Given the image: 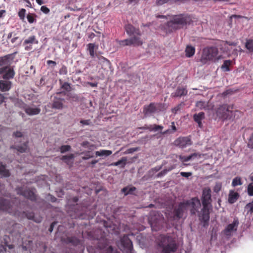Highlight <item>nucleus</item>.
Here are the masks:
<instances>
[{
  "mask_svg": "<svg viewBox=\"0 0 253 253\" xmlns=\"http://www.w3.org/2000/svg\"><path fill=\"white\" fill-rule=\"evenodd\" d=\"M103 241L104 242L103 245H101L100 242L98 245V247L102 250L101 253H120L117 250H114L112 246H108L106 240H103Z\"/></svg>",
  "mask_w": 253,
  "mask_h": 253,
  "instance_id": "a211bd4d",
  "label": "nucleus"
},
{
  "mask_svg": "<svg viewBox=\"0 0 253 253\" xmlns=\"http://www.w3.org/2000/svg\"><path fill=\"white\" fill-rule=\"evenodd\" d=\"M188 207L187 202H180L173 209V215L174 218L179 219L182 217L184 213L187 211Z\"/></svg>",
  "mask_w": 253,
  "mask_h": 253,
  "instance_id": "6e6552de",
  "label": "nucleus"
},
{
  "mask_svg": "<svg viewBox=\"0 0 253 253\" xmlns=\"http://www.w3.org/2000/svg\"><path fill=\"white\" fill-rule=\"evenodd\" d=\"M161 169H162V166H161V167H155L154 168L150 170L149 172H157L159 170H160Z\"/></svg>",
  "mask_w": 253,
  "mask_h": 253,
  "instance_id": "774afa93",
  "label": "nucleus"
},
{
  "mask_svg": "<svg viewBox=\"0 0 253 253\" xmlns=\"http://www.w3.org/2000/svg\"><path fill=\"white\" fill-rule=\"evenodd\" d=\"M239 221L238 220H234L233 223L229 224L224 230V233L226 235H229L233 231H236Z\"/></svg>",
  "mask_w": 253,
  "mask_h": 253,
  "instance_id": "aec40b11",
  "label": "nucleus"
},
{
  "mask_svg": "<svg viewBox=\"0 0 253 253\" xmlns=\"http://www.w3.org/2000/svg\"><path fill=\"white\" fill-rule=\"evenodd\" d=\"M243 184L241 178L239 176L235 177L232 182V185L233 187H236L238 185H241Z\"/></svg>",
  "mask_w": 253,
  "mask_h": 253,
  "instance_id": "4c0bfd02",
  "label": "nucleus"
},
{
  "mask_svg": "<svg viewBox=\"0 0 253 253\" xmlns=\"http://www.w3.org/2000/svg\"><path fill=\"white\" fill-rule=\"evenodd\" d=\"M15 190L18 195H22L32 201H36L37 200V196L35 193V189L29 188L24 189L22 187H17Z\"/></svg>",
  "mask_w": 253,
  "mask_h": 253,
  "instance_id": "423d86ee",
  "label": "nucleus"
},
{
  "mask_svg": "<svg viewBox=\"0 0 253 253\" xmlns=\"http://www.w3.org/2000/svg\"><path fill=\"white\" fill-rule=\"evenodd\" d=\"M12 83L8 81L0 80V90L2 92L8 91L11 87Z\"/></svg>",
  "mask_w": 253,
  "mask_h": 253,
  "instance_id": "4be33fe9",
  "label": "nucleus"
},
{
  "mask_svg": "<svg viewBox=\"0 0 253 253\" xmlns=\"http://www.w3.org/2000/svg\"><path fill=\"white\" fill-rule=\"evenodd\" d=\"M116 42L121 46H140L142 45L143 42L141 38L137 36H134L130 39L123 40H116Z\"/></svg>",
  "mask_w": 253,
  "mask_h": 253,
  "instance_id": "0eeeda50",
  "label": "nucleus"
},
{
  "mask_svg": "<svg viewBox=\"0 0 253 253\" xmlns=\"http://www.w3.org/2000/svg\"><path fill=\"white\" fill-rule=\"evenodd\" d=\"M13 136L15 137H21L23 136L22 132L17 131L13 133Z\"/></svg>",
  "mask_w": 253,
  "mask_h": 253,
  "instance_id": "338daca9",
  "label": "nucleus"
},
{
  "mask_svg": "<svg viewBox=\"0 0 253 253\" xmlns=\"http://www.w3.org/2000/svg\"><path fill=\"white\" fill-rule=\"evenodd\" d=\"M99 63L103 64L107 66H110V62L109 60L102 56H97Z\"/></svg>",
  "mask_w": 253,
  "mask_h": 253,
  "instance_id": "e433bc0d",
  "label": "nucleus"
},
{
  "mask_svg": "<svg viewBox=\"0 0 253 253\" xmlns=\"http://www.w3.org/2000/svg\"><path fill=\"white\" fill-rule=\"evenodd\" d=\"M168 16L157 15L159 18L168 19ZM193 23L192 16L188 14H179L169 16V20L166 23V26L169 32L179 30Z\"/></svg>",
  "mask_w": 253,
  "mask_h": 253,
  "instance_id": "f03ea898",
  "label": "nucleus"
},
{
  "mask_svg": "<svg viewBox=\"0 0 253 253\" xmlns=\"http://www.w3.org/2000/svg\"><path fill=\"white\" fill-rule=\"evenodd\" d=\"M71 147L70 145H62L60 147V152L61 153H64L66 152L70 151Z\"/></svg>",
  "mask_w": 253,
  "mask_h": 253,
  "instance_id": "49530a36",
  "label": "nucleus"
},
{
  "mask_svg": "<svg viewBox=\"0 0 253 253\" xmlns=\"http://www.w3.org/2000/svg\"><path fill=\"white\" fill-rule=\"evenodd\" d=\"M239 197L237 192L230 191L228 196V202L230 204H233L236 202Z\"/></svg>",
  "mask_w": 253,
  "mask_h": 253,
  "instance_id": "cd10ccee",
  "label": "nucleus"
},
{
  "mask_svg": "<svg viewBox=\"0 0 253 253\" xmlns=\"http://www.w3.org/2000/svg\"><path fill=\"white\" fill-rule=\"evenodd\" d=\"M59 73L60 75H67L68 73V70L67 67L65 65H63L62 67L60 69Z\"/></svg>",
  "mask_w": 253,
  "mask_h": 253,
  "instance_id": "3c124183",
  "label": "nucleus"
},
{
  "mask_svg": "<svg viewBox=\"0 0 253 253\" xmlns=\"http://www.w3.org/2000/svg\"><path fill=\"white\" fill-rule=\"evenodd\" d=\"M245 208L248 210V213H253V200L251 202L247 204Z\"/></svg>",
  "mask_w": 253,
  "mask_h": 253,
  "instance_id": "09e8293b",
  "label": "nucleus"
},
{
  "mask_svg": "<svg viewBox=\"0 0 253 253\" xmlns=\"http://www.w3.org/2000/svg\"><path fill=\"white\" fill-rule=\"evenodd\" d=\"M2 79L4 80L12 79L15 76V72L13 68H9L6 70L3 74H2Z\"/></svg>",
  "mask_w": 253,
  "mask_h": 253,
  "instance_id": "b1692460",
  "label": "nucleus"
},
{
  "mask_svg": "<svg viewBox=\"0 0 253 253\" xmlns=\"http://www.w3.org/2000/svg\"><path fill=\"white\" fill-rule=\"evenodd\" d=\"M248 145L249 148L253 149V133H252L248 141Z\"/></svg>",
  "mask_w": 253,
  "mask_h": 253,
  "instance_id": "13d9d810",
  "label": "nucleus"
},
{
  "mask_svg": "<svg viewBox=\"0 0 253 253\" xmlns=\"http://www.w3.org/2000/svg\"><path fill=\"white\" fill-rule=\"evenodd\" d=\"M166 109V105L164 103L152 102L143 107V113L145 116L152 114L159 113Z\"/></svg>",
  "mask_w": 253,
  "mask_h": 253,
  "instance_id": "39448f33",
  "label": "nucleus"
},
{
  "mask_svg": "<svg viewBox=\"0 0 253 253\" xmlns=\"http://www.w3.org/2000/svg\"><path fill=\"white\" fill-rule=\"evenodd\" d=\"M231 63L232 61L230 60H225L221 66V68L225 71H229L230 70L229 66L231 65Z\"/></svg>",
  "mask_w": 253,
  "mask_h": 253,
  "instance_id": "58836bf2",
  "label": "nucleus"
},
{
  "mask_svg": "<svg viewBox=\"0 0 253 253\" xmlns=\"http://www.w3.org/2000/svg\"><path fill=\"white\" fill-rule=\"evenodd\" d=\"M188 203V206L191 207L190 212L191 214L195 215L199 211L201 204L200 200L197 197L192 198L190 200L185 201Z\"/></svg>",
  "mask_w": 253,
  "mask_h": 253,
  "instance_id": "ddd939ff",
  "label": "nucleus"
},
{
  "mask_svg": "<svg viewBox=\"0 0 253 253\" xmlns=\"http://www.w3.org/2000/svg\"><path fill=\"white\" fill-rule=\"evenodd\" d=\"M35 43H38V41L36 39L35 36L33 35L29 37L28 39L24 40L23 43V45L25 46V50L26 51H29L32 49V44Z\"/></svg>",
  "mask_w": 253,
  "mask_h": 253,
  "instance_id": "dca6fc26",
  "label": "nucleus"
},
{
  "mask_svg": "<svg viewBox=\"0 0 253 253\" xmlns=\"http://www.w3.org/2000/svg\"><path fill=\"white\" fill-rule=\"evenodd\" d=\"M205 118V113L203 112H200L198 114H195L193 115V119L196 123L198 122L202 121Z\"/></svg>",
  "mask_w": 253,
  "mask_h": 253,
  "instance_id": "f704fd0d",
  "label": "nucleus"
},
{
  "mask_svg": "<svg viewBox=\"0 0 253 253\" xmlns=\"http://www.w3.org/2000/svg\"><path fill=\"white\" fill-rule=\"evenodd\" d=\"M90 121L89 120H82L80 121V123L83 125H89Z\"/></svg>",
  "mask_w": 253,
  "mask_h": 253,
  "instance_id": "0e129e2a",
  "label": "nucleus"
},
{
  "mask_svg": "<svg viewBox=\"0 0 253 253\" xmlns=\"http://www.w3.org/2000/svg\"><path fill=\"white\" fill-rule=\"evenodd\" d=\"M47 64L48 65H52L51 67L53 68L56 65V63L55 61L50 60L47 61Z\"/></svg>",
  "mask_w": 253,
  "mask_h": 253,
  "instance_id": "69168bd1",
  "label": "nucleus"
},
{
  "mask_svg": "<svg viewBox=\"0 0 253 253\" xmlns=\"http://www.w3.org/2000/svg\"><path fill=\"white\" fill-rule=\"evenodd\" d=\"M163 128V126H162L157 125L156 124L150 125L149 126L145 125V126L140 127V129H148L150 131H156L159 130H162Z\"/></svg>",
  "mask_w": 253,
  "mask_h": 253,
  "instance_id": "393cba45",
  "label": "nucleus"
},
{
  "mask_svg": "<svg viewBox=\"0 0 253 253\" xmlns=\"http://www.w3.org/2000/svg\"><path fill=\"white\" fill-rule=\"evenodd\" d=\"M4 187V185L0 183V193H1ZM18 206L15 205L14 202H11L9 200L0 198V210L5 211L18 218L22 219L26 217L29 219L34 220L37 223H40L42 221V218L39 217L36 218L33 212H21L18 210Z\"/></svg>",
  "mask_w": 253,
  "mask_h": 253,
  "instance_id": "f257e3e1",
  "label": "nucleus"
},
{
  "mask_svg": "<svg viewBox=\"0 0 253 253\" xmlns=\"http://www.w3.org/2000/svg\"><path fill=\"white\" fill-rule=\"evenodd\" d=\"M232 112L229 110L228 107L226 105H222L219 106L217 111L216 115L219 118L224 120L231 118Z\"/></svg>",
  "mask_w": 253,
  "mask_h": 253,
  "instance_id": "1a4fd4ad",
  "label": "nucleus"
},
{
  "mask_svg": "<svg viewBox=\"0 0 253 253\" xmlns=\"http://www.w3.org/2000/svg\"><path fill=\"white\" fill-rule=\"evenodd\" d=\"M11 55L7 54L3 56L0 57V66L1 67L8 66Z\"/></svg>",
  "mask_w": 253,
  "mask_h": 253,
  "instance_id": "bb28decb",
  "label": "nucleus"
},
{
  "mask_svg": "<svg viewBox=\"0 0 253 253\" xmlns=\"http://www.w3.org/2000/svg\"><path fill=\"white\" fill-rule=\"evenodd\" d=\"M121 243L126 253H134L133 245L128 235H125L121 239Z\"/></svg>",
  "mask_w": 253,
  "mask_h": 253,
  "instance_id": "9b49d317",
  "label": "nucleus"
},
{
  "mask_svg": "<svg viewBox=\"0 0 253 253\" xmlns=\"http://www.w3.org/2000/svg\"><path fill=\"white\" fill-rule=\"evenodd\" d=\"M62 88L66 91H69L71 90V86L70 84L67 82L64 83L61 85Z\"/></svg>",
  "mask_w": 253,
  "mask_h": 253,
  "instance_id": "864d4df0",
  "label": "nucleus"
},
{
  "mask_svg": "<svg viewBox=\"0 0 253 253\" xmlns=\"http://www.w3.org/2000/svg\"><path fill=\"white\" fill-rule=\"evenodd\" d=\"M64 99L55 97L52 104V108L56 109H61L63 107Z\"/></svg>",
  "mask_w": 253,
  "mask_h": 253,
  "instance_id": "412c9836",
  "label": "nucleus"
},
{
  "mask_svg": "<svg viewBox=\"0 0 253 253\" xmlns=\"http://www.w3.org/2000/svg\"><path fill=\"white\" fill-rule=\"evenodd\" d=\"M167 3H170L169 0H157L156 1V4L157 5H162Z\"/></svg>",
  "mask_w": 253,
  "mask_h": 253,
  "instance_id": "6e6d98bb",
  "label": "nucleus"
},
{
  "mask_svg": "<svg viewBox=\"0 0 253 253\" xmlns=\"http://www.w3.org/2000/svg\"><path fill=\"white\" fill-rule=\"evenodd\" d=\"M0 175L4 177H8L10 175L9 170L6 169L5 165H1L0 166Z\"/></svg>",
  "mask_w": 253,
  "mask_h": 253,
  "instance_id": "c85d7f7f",
  "label": "nucleus"
},
{
  "mask_svg": "<svg viewBox=\"0 0 253 253\" xmlns=\"http://www.w3.org/2000/svg\"><path fill=\"white\" fill-rule=\"evenodd\" d=\"M88 50L89 52V54L91 57L92 58L95 56V52H94V48L95 44L94 43H90L87 44Z\"/></svg>",
  "mask_w": 253,
  "mask_h": 253,
  "instance_id": "ea45409f",
  "label": "nucleus"
},
{
  "mask_svg": "<svg viewBox=\"0 0 253 253\" xmlns=\"http://www.w3.org/2000/svg\"><path fill=\"white\" fill-rule=\"evenodd\" d=\"M180 174L182 176L186 178H188L189 176H191L192 175V173L191 172L182 171L180 173Z\"/></svg>",
  "mask_w": 253,
  "mask_h": 253,
  "instance_id": "680f3d73",
  "label": "nucleus"
},
{
  "mask_svg": "<svg viewBox=\"0 0 253 253\" xmlns=\"http://www.w3.org/2000/svg\"><path fill=\"white\" fill-rule=\"evenodd\" d=\"M41 10L44 14H48L50 12V9L45 5L42 6Z\"/></svg>",
  "mask_w": 253,
  "mask_h": 253,
  "instance_id": "bf43d9fd",
  "label": "nucleus"
},
{
  "mask_svg": "<svg viewBox=\"0 0 253 253\" xmlns=\"http://www.w3.org/2000/svg\"><path fill=\"white\" fill-rule=\"evenodd\" d=\"M74 158V155L73 154H71L69 155L63 156L61 160L64 161L65 163L69 164V161L73 160Z\"/></svg>",
  "mask_w": 253,
  "mask_h": 253,
  "instance_id": "a19ab883",
  "label": "nucleus"
},
{
  "mask_svg": "<svg viewBox=\"0 0 253 253\" xmlns=\"http://www.w3.org/2000/svg\"><path fill=\"white\" fill-rule=\"evenodd\" d=\"M26 10L24 8H21L18 12V16L20 19L24 20L25 17Z\"/></svg>",
  "mask_w": 253,
  "mask_h": 253,
  "instance_id": "8fccbe9b",
  "label": "nucleus"
},
{
  "mask_svg": "<svg viewBox=\"0 0 253 253\" xmlns=\"http://www.w3.org/2000/svg\"><path fill=\"white\" fill-rule=\"evenodd\" d=\"M181 106V104H178L171 109V112L174 114L177 113V112L180 110Z\"/></svg>",
  "mask_w": 253,
  "mask_h": 253,
  "instance_id": "052dcab7",
  "label": "nucleus"
},
{
  "mask_svg": "<svg viewBox=\"0 0 253 253\" xmlns=\"http://www.w3.org/2000/svg\"><path fill=\"white\" fill-rule=\"evenodd\" d=\"M175 145L180 148H185L192 144V141L189 137H179L174 142Z\"/></svg>",
  "mask_w": 253,
  "mask_h": 253,
  "instance_id": "4468645a",
  "label": "nucleus"
},
{
  "mask_svg": "<svg viewBox=\"0 0 253 253\" xmlns=\"http://www.w3.org/2000/svg\"><path fill=\"white\" fill-rule=\"evenodd\" d=\"M211 193V191L209 187L205 188L203 190L201 197L202 206H209L211 205L212 202Z\"/></svg>",
  "mask_w": 253,
  "mask_h": 253,
  "instance_id": "f8f14e48",
  "label": "nucleus"
},
{
  "mask_svg": "<svg viewBox=\"0 0 253 253\" xmlns=\"http://www.w3.org/2000/svg\"><path fill=\"white\" fill-rule=\"evenodd\" d=\"M218 53V49L215 46H212L205 47L202 51L200 61L203 64H205L211 61H215L219 59V58L217 57Z\"/></svg>",
  "mask_w": 253,
  "mask_h": 253,
  "instance_id": "20e7f679",
  "label": "nucleus"
},
{
  "mask_svg": "<svg viewBox=\"0 0 253 253\" xmlns=\"http://www.w3.org/2000/svg\"><path fill=\"white\" fill-rule=\"evenodd\" d=\"M126 31L129 36H133L139 37L141 35V33L139 28L134 27L131 24H127L125 27Z\"/></svg>",
  "mask_w": 253,
  "mask_h": 253,
  "instance_id": "f3484780",
  "label": "nucleus"
},
{
  "mask_svg": "<svg viewBox=\"0 0 253 253\" xmlns=\"http://www.w3.org/2000/svg\"><path fill=\"white\" fill-rule=\"evenodd\" d=\"M222 187V184L220 182L216 183L215 186L213 187V191L215 193H218L219 192Z\"/></svg>",
  "mask_w": 253,
  "mask_h": 253,
  "instance_id": "603ef678",
  "label": "nucleus"
},
{
  "mask_svg": "<svg viewBox=\"0 0 253 253\" xmlns=\"http://www.w3.org/2000/svg\"><path fill=\"white\" fill-rule=\"evenodd\" d=\"M62 241L67 244H72L74 246H77L80 243V240L76 237H68L62 239Z\"/></svg>",
  "mask_w": 253,
  "mask_h": 253,
  "instance_id": "5701e85b",
  "label": "nucleus"
},
{
  "mask_svg": "<svg viewBox=\"0 0 253 253\" xmlns=\"http://www.w3.org/2000/svg\"><path fill=\"white\" fill-rule=\"evenodd\" d=\"M139 150L138 147L131 148L127 149L124 153V154H128L137 151Z\"/></svg>",
  "mask_w": 253,
  "mask_h": 253,
  "instance_id": "5fc2aeb1",
  "label": "nucleus"
},
{
  "mask_svg": "<svg viewBox=\"0 0 253 253\" xmlns=\"http://www.w3.org/2000/svg\"><path fill=\"white\" fill-rule=\"evenodd\" d=\"M247 193L249 196H253V183H250L247 187Z\"/></svg>",
  "mask_w": 253,
  "mask_h": 253,
  "instance_id": "de8ad7c7",
  "label": "nucleus"
},
{
  "mask_svg": "<svg viewBox=\"0 0 253 253\" xmlns=\"http://www.w3.org/2000/svg\"><path fill=\"white\" fill-rule=\"evenodd\" d=\"M195 52V48L191 45H187L185 49V55L187 57H191L194 55Z\"/></svg>",
  "mask_w": 253,
  "mask_h": 253,
  "instance_id": "7c9ffc66",
  "label": "nucleus"
},
{
  "mask_svg": "<svg viewBox=\"0 0 253 253\" xmlns=\"http://www.w3.org/2000/svg\"><path fill=\"white\" fill-rule=\"evenodd\" d=\"M136 190V188L135 187H132L129 188L127 187H125L122 189V192H123L126 195L132 193L133 191Z\"/></svg>",
  "mask_w": 253,
  "mask_h": 253,
  "instance_id": "c03bdc74",
  "label": "nucleus"
},
{
  "mask_svg": "<svg viewBox=\"0 0 253 253\" xmlns=\"http://www.w3.org/2000/svg\"><path fill=\"white\" fill-rule=\"evenodd\" d=\"M28 141H26L24 142L22 145L20 146H12L10 147L11 149H15L17 150V151L20 152V153H24L26 151V150L28 149Z\"/></svg>",
  "mask_w": 253,
  "mask_h": 253,
  "instance_id": "a878e982",
  "label": "nucleus"
},
{
  "mask_svg": "<svg viewBox=\"0 0 253 253\" xmlns=\"http://www.w3.org/2000/svg\"><path fill=\"white\" fill-rule=\"evenodd\" d=\"M93 157V155H90V152L88 151L85 154V156L82 157V159L83 160H87L89 158H92Z\"/></svg>",
  "mask_w": 253,
  "mask_h": 253,
  "instance_id": "e2e57ef3",
  "label": "nucleus"
},
{
  "mask_svg": "<svg viewBox=\"0 0 253 253\" xmlns=\"http://www.w3.org/2000/svg\"><path fill=\"white\" fill-rule=\"evenodd\" d=\"M197 156H199V158L201 157V155L198 153H193L191 154V155H189L188 156H180L179 158L181 162H186L190 161L192 158H194L195 157H196Z\"/></svg>",
  "mask_w": 253,
  "mask_h": 253,
  "instance_id": "c756f323",
  "label": "nucleus"
},
{
  "mask_svg": "<svg viewBox=\"0 0 253 253\" xmlns=\"http://www.w3.org/2000/svg\"><path fill=\"white\" fill-rule=\"evenodd\" d=\"M187 90L185 87L178 86L175 91L171 94L172 97H180L187 94Z\"/></svg>",
  "mask_w": 253,
  "mask_h": 253,
  "instance_id": "6ab92c4d",
  "label": "nucleus"
},
{
  "mask_svg": "<svg viewBox=\"0 0 253 253\" xmlns=\"http://www.w3.org/2000/svg\"><path fill=\"white\" fill-rule=\"evenodd\" d=\"M36 15L33 13H29L28 14H27V18L29 23H33L35 22L36 21Z\"/></svg>",
  "mask_w": 253,
  "mask_h": 253,
  "instance_id": "37998d69",
  "label": "nucleus"
},
{
  "mask_svg": "<svg viewBox=\"0 0 253 253\" xmlns=\"http://www.w3.org/2000/svg\"><path fill=\"white\" fill-rule=\"evenodd\" d=\"M209 206H203L200 211H198L199 220L204 223V225H208L210 220Z\"/></svg>",
  "mask_w": 253,
  "mask_h": 253,
  "instance_id": "9d476101",
  "label": "nucleus"
},
{
  "mask_svg": "<svg viewBox=\"0 0 253 253\" xmlns=\"http://www.w3.org/2000/svg\"><path fill=\"white\" fill-rule=\"evenodd\" d=\"M158 249L162 253H174L178 245L175 238L169 235H161L157 239Z\"/></svg>",
  "mask_w": 253,
  "mask_h": 253,
  "instance_id": "7ed1b4c3",
  "label": "nucleus"
},
{
  "mask_svg": "<svg viewBox=\"0 0 253 253\" xmlns=\"http://www.w3.org/2000/svg\"><path fill=\"white\" fill-rule=\"evenodd\" d=\"M25 113L29 116H34L38 115L41 112V109L39 107H36L35 105H29L25 104L24 107Z\"/></svg>",
  "mask_w": 253,
  "mask_h": 253,
  "instance_id": "2eb2a0df",
  "label": "nucleus"
},
{
  "mask_svg": "<svg viewBox=\"0 0 253 253\" xmlns=\"http://www.w3.org/2000/svg\"><path fill=\"white\" fill-rule=\"evenodd\" d=\"M196 106L200 109H202L205 107V102L202 101H198L196 103Z\"/></svg>",
  "mask_w": 253,
  "mask_h": 253,
  "instance_id": "4d7b16f0",
  "label": "nucleus"
},
{
  "mask_svg": "<svg viewBox=\"0 0 253 253\" xmlns=\"http://www.w3.org/2000/svg\"><path fill=\"white\" fill-rule=\"evenodd\" d=\"M246 47L251 52H253V40H248L246 43Z\"/></svg>",
  "mask_w": 253,
  "mask_h": 253,
  "instance_id": "79ce46f5",
  "label": "nucleus"
},
{
  "mask_svg": "<svg viewBox=\"0 0 253 253\" xmlns=\"http://www.w3.org/2000/svg\"><path fill=\"white\" fill-rule=\"evenodd\" d=\"M33 246V241L32 240H26L23 242L22 248L25 251H30Z\"/></svg>",
  "mask_w": 253,
  "mask_h": 253,
  "instance_id": "72a5a7b5",
  "label": "nucleus"
},
{
  "mask_svg": "<svg viewBox=\"0 0 253 253\" xmlns=\"http://www.w3.org/2000/svg\"><path fill=\"white\" fill-rule=\"evenodd\" d=\"M127 161V158L126 157H123L121 160H119L116 162H114L111 164V166H120V167L124 168L126 165Z\"/></svg>",
  "mask_w": 253,
  "mask_h": 253,
  "instance_id": "473e14b6",
  "label": "nucleus"
},
{
  "mask_svg": "<svg viewBox=\"0 0 253 253\" xmlns=\"http://www.w3.org/2000/svg\"><path fill=\"white\" fill-rule=\"evenodd\" d=\"M236 43L230 42H223V46L220 48V49L224 52L228 53L229 51V49L228 47V45L236 46Z\"/></svg>",
  "mask_w": 253,
  "mask_h": 253,
  "instance_id": "2f4dec72",
  "label": "nucleus"
},
{
  "mask_svg": "<svg viewBox=\"0 0 253 253\" xmlns=\"http://www.w3.org/2000/svg\"><path fill=\"white\" fill-rule=\"evenodd\" d=\"M112 153V152L111 151L106 150H100L99 151L95 152V155L97 156H108L111 155Z\"/></svg>",
  "mask_w": 253,
  "mask_h": 253,
  "instance_id": "c9c22d12",
  "label": "nucleus"
},
{
  "mask_svg": "<svg viewBox=\"0 0 253 253\" xmlns=\"http://www.w3.org/2000/svg\"><path fill=\"white\" fill-rule=\"evenodd\" d=\"M157 218L153 219L152 217H150L149 219V222L151 225V226L153 230H155L156 231L158 230L159 228L156 227L155 228L154 226L156 225V224L157 223V221H155L156 220Z\"/></svg>",
  "mask_w": 253,
  "mask_h": 253,
  "instance_id": "a18cd8bd",
  "label": "nucleus"
}]
</instances>
